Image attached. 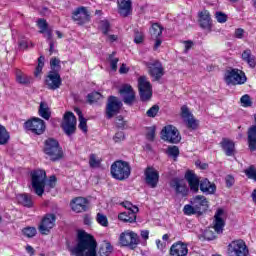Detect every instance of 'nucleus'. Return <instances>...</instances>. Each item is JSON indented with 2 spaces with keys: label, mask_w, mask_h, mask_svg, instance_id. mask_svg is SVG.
<instances>
[{
  "label": "nucleus",
  "mask_w": 256,
  "mask_h": 256,
  "mask_svg": "<svg viewBox=\"0 0 256 256\" xmlns=\"http://www.w3.org/2000/svg\"><path fill=\"white\" fill-rule=\"evenodd\" d=\"M185 179L188 182V185L190 187V190L193 193H198L199 192V177L193 172V170H188L185 173Z\"/></svg>",
  "instance_id": "nucleus-21"
},
{
  "label": "nucleus",
  "mask_w": 256,
  "mask_h": 256,
  "mask_svg": "<svg viewBox=\"0 0 256 256\" xmlns=\"http://www.w3.org/2000/svg\"><path fill=\"white\" fill-rule=\"evenodd\" d=\"M32 188L34 193L41 197L45 193V185L47 183V173L44 170H34L31 172Z\"/></svg>",
  "instance_id": "nucleus-3"
},
{
  "label": "nucleus",
  "mask_w": 256,
  "mask_h": 256,
  "mask_svg": "<svg viewBox=\"0 0 256 256\" xmlns=\"http://www.w3.org/2000/svg\"><path fill=\"white\" fill-rule=\"evenodd\" d=\"M223 151L226 153L227 157H231L235 153V142L227 138H223L220 142Z\"/></svg>",
  "instance_id": "nucleus-27"
},
{
  "label": "nucleus",
  "mask_w": 256,
  "mask_h": 256,
  "mask_svg": "<svg viewBox=\"0 0 256 256\" xmlns=\"http://www.w3.org/2000/svg\"><path fill=\"white\" fill-rule=\"evenodd\" d=\"M150 35L152 39H157L163 35V27H161L159 24H153L150 29Z\"/></svg>",
  "instance_id": "nucleus-35"
},
{
  "label": "nucleus",
  "mask_w": 256,
  "mask_h": 256,
  "mask_svg": "<svg viewBox=\"0 0 256 256\" xmlns=\"http://www.w3.org/2000/svg\"><path fill=\"white\" fill-rule=\"evenodd\" d=\"M242 60L245 61L251 67V69H255L256 67V57L251 53V49H246L242 52Z\"/></svg>",
  "instance_id": "nucleus-28"
},
{
  "label": "nucleus",
  "mask_w": 256,
  "mask_h": 256,
  "mask_svg": "<svg viewBox=\"0 0 256 256\" xmlns=\"http://www.w3.org/2000/svg\"><path fill=\"white\" fill-rule=\"evenodd\" d=\"M119 93L125 105H133V103H135V91L133 90V87H131V85H123L120 88Z\"/></svg>",
  "instance_id": "nucleus-17"
},
{
  "label": "nucleus",
  "mask_w": 256,
  "mask_h": 256,
  "mask_svg": "<svg viewBox=\"0 0 256 256\" xmlns=\"http://www.w3.org/2000/svg\"><path fill=\"white\" fill-rule=\"evenodd\" d=\"M244 173L248 179H253V181L256 182V168L255 166H250L246 170H244Z\"/></svg>",
  "instance_id": "nucleus-42"
},
{
  "label": "nucleus",
  "mask_w": 256,
  "mask_h": 256,
  "mask_svg": "<svg viewBox=\"0 0 256 256\" xmlns=\"http://www.w3.org/2000/svg\"><path fill=\"white\" fill-rule=\"evenodd\" d=\"M214 226L213 229L214 231L218 234L221 235L223 233V229L225 227V210L223 209H218L214 215Z\"/></svg>",
  "instance_id": "nucleus-19"
},
{
  "label": "nucleus",
  "mask_w": 256,
  "mask_h": 256,
  "mask_svg": "<svg viewBox=\"0 0 256 256\" xmlns=\"http://www.w3.org/2000/svg\"><path fill=\"white\" fill-rule=\"evenodd\" d=\"M184 45H185V53H187V51L191 49V47H193V41L191 40L184 41Z\"/></svg>",
  "instance_id": "nucleus-64"
},
{
  "label": "nucleus",
  "mask_w": 256,
  "mask_h": 256,
  "mask_svg": "<svg viewBox=\"0 0 256 256\" xmlns=\"http://www.w3.org/2000/svg\"><path fill=\"white\" fill-rule=\"evenodd\" d=\"M16 199L24 207H33V198L29 194H18Z\"/></svg>",
  "instance_id": "nucleus-33"
},
{
  "label": "nucleus",
  "mask_w": 256,
  "mask_h": 256,
  "mask_svg": "<svg viewBox=\"0 0 256 256\" xmlns=\"http://www.w3.org/2000/svg\"><path fill=\"white\" fill-rule=\"evenodd\" d=\"M228 255L247 256L249 255V248L242 239L234 240L228 245Z\"/></svg>",
  "instance_id": "nucleus-10"
},
{
  "label": "nucleus",
  "mask_w": 256,
  "mask_h": 256,
  "mask_svg": "<svg viewBox=\"0 0 256 256\" xmlns=\"http://www.w3.org/2000/svg\"><path fill=\"white\" fill-rule=\"evenodd\" d=\"M75 256H97V242L85 231L78 232V243L73 249Z\"/></svg>",
  "instance_id": "nucleus-1"
},
{
  "label": "nucleus",
  "mask_w": 256,
  "mask_h": 256,
  "mask_svg": "<svg viewBox=\"0 0 256 256\" xmlns=\"http://www.w3.org/2000/svg\"><path fill=\"white\" fill-rule=\"evenodd\" d=\"M111 251H113V246H111V243L103 242L100 245L98 253L100 256H109V255H111Z\"/></svg>",
  "instance_id": "nucleus-34"
},
{
  "label": "nucleus",
  "mask_w": 256,
  "mask_h": 256,
  "mask_svg": "<svg viewBox=\"0 0 256 256\" xmlns=\"http://www.w3.org/2000/svg\"><path fill=\"white\" fill-rule=\"evenodd\" d=\"M89 165L90 167L95 169L101 165V161L97 160V156L95 154H91L89 159Z\"/></svg>",
  "instance_id": "nucleus-52"
},
{
  "label": "nucleus",
  "mask_w": 256,
  "mask_h": 256,
  "mask_svg": "<svg viewBox=\"0 0 256 256\" xmlns=\"http://www.w3.org/2000/svg\"><path fill=\"white\" fill-rule=\"evenodd\" d=\"M191 205H194L198 215H203L209 209V201L203 195H197L192 198Z\"/></svg>",
  "instance_id": "nucleus-18"
},
{
  "label": "nucleus",
  "mask_w": 256,
  "mask_h": 256,
  "mask_svg": "<svg viewBox=\"0 0 256 256\" xmlns=\"http://www.w3.org/2000/svg\"><path fill=\"white\" fill-rule=\"evenodd\" d=\"M108 62L112 71H117V64L119 63V58L115 57V52L108 56Z\"/></svg>",
  "instance_id": "nucleus-40"
},
{
  "label": "nucleus",
  "mask_w": 256,
  "mask_h": 256,
  "mask_svg": "<svg viewBox=\"0 0 256 256\" xmlns=\"http://www.w3.org/2000/svg\"><path fill=\"white\" fill-rule=\"evenodd\" d=\"M16 81L20 83V85H29L31 83V78L29 76L23 74V72L16 73Z\"/></svg>",
  "instance_id": "nucleus-36"
},
{
  "label": "nucleus",
  "mask_w": 256,
  "mask_h": 256,
  "mask_svg": "<svg viewBox=\"0 0 256 256\" xmlns=\"http://www.w3.org/2000/svg\"><path fill=\"white\" fill-rule=\"evenodd\" d=\"M57 183V177L55 175L50 176L48 180V186L50 189H53Z\"/></svg>",
  "instance_id": "nucleus-61"
},
{
  "label": "nucleus",
  "mask_w": 256,
  "mask_h": 256,
  "mask_svg": "<svg viewBox=\"0 0 256 256\" xmlns=\"http://www.w3.org/2000/svg\"><path fill=\"white\" fill-rule=\"evenodd\" d=\"M145 38V35L143 34V31L136 29L134 31V43H143V39Z\"/></svg>",
  "instance_id": "nucleus-49"
},
{
  "label": "nucleus",
  "mask_w": 256,
  "mask_h": 256,
  "mask_svg": "<svg viewBox=\"0 0 256 256\" xmlns=\"http://www.w3.org/2000/svg\"><path fill=\"white\" fill-rule=\"evenodd\" d=\"M248 147L250 151H256V126L248 129Z\"/></svg>",
  "instance_id": "nucleus-31"
},
{
  "label": "nucleus",
  "mask_w": 256,
  "mask_h": 256,
  "mask_svg": "<svg viewBox=\"0 0 256 256\" xmlns=\"http://www.w3.org/2000/svg\"><path fill=\"white\" fill-rule=\"evenodd\" d=\"M25 129L35 133V135H43L45 133V121L41 118H32L24 123Z\"/></svg>",
  "instance_id": "nucleus-12"
},
{
  "label": "nucleus",
  "mask_w": 256,
  "mask_h": 256,
  "mask_svg": "<svg viewBox=\"0 0 256 256\" xmlns=\"http://www.w3.org/2000/svg\"><path fill=\"white\" fill-rule=\"evenodd\" d=\"M100 99H103V95L99 92H92L87 95V101L90 105H93V103H97Z\"/></svg>",
  "instance_id": "nucleus-38"
},
{
  "label": "nucleus",
  "mask_w": 256,
  "mask_h": 256,
  "mask_svg": "<svg viewBox=\"0 0 256 256\" xmlns=\"http://www.w3.org/2000/svg\"><path fill=\"white\" fill-rule=\"evenodd\" d=\"M217 187L215 186V184H211V182H209L208 179H203L200 182V191H202V193H207L208 195H213V193H215Z\"/></svg>",
  "instance_id": "nucleus-29"
},
{
  "label": "nucleus",
  "mask_w": 256,
  "mask_h": 256,
  "mask_svg": "<svg viewBox=\"0 0 256 256\" xmlns=\"http://www.w3.org/2000/svg\"><path fill=\"white\" fill-rule=\"evenodd\" d=\"M138 91L141 101H151V97H153V86H151V82L147 80V77L140 76L138 78Z\"/></svg>",
  "instance_id": "nucleus-7"
},
{
  "label": "nucleus",
  "mask_w": 256,
  "mask_h": 256,
  "mask_svg": "<svg viewBox=\"0 0 256 256\" xmlns=\"http://www.w3.org/2000/svg\"><path fill=\"white\" fill-rule=\"evenodd\" d=\"M110 173L113 179L125 181L131 176V165L127 161L117 160L111 165Z\"/></svg>",
  "instance_id": "nucleus-2"
},
{
  "label": "nucleus",
  "mask_w": 256,
  "mask_h": 256,
  "mask_svg": "<svg viewBox=\"0 0 256 256\" xmlns=\"http://www.w3.org/2000/svg\"><path fill=\"white\" fill-rule=\"evenodd\" d=\"M61 60L57 59V58H52L50 60V67L51 69H53V71H59V69H61Z\"/></svg>",
  "instance_id": "nucleus-53"
},
{
  "label": "nucleus",
  "mask_w": 256,
  "mask_h": 256,
  "mask_svg": "<svg viewBox=\"0 0 256 256\" xmlns=\"http://www.w3.org/2000/svg\"><path fill=\"white\" fill-rule=\"evenodd\" d=\"M144 175L146 184L151 187V189H155L159 183V172L153 167H147Z\"/></svg>",
  "instance_id": "nucleus-16"
},
{
  "label": "nucleus",
  "mask_w": 256,
  "mask_h": 256,
  "mask_svg": "<svg viewBox=\"0 0 256 256\" xmlns=\"http://www.w3.org/2000/svg\"><path fill=\"white\" fill-rule=\"evenodd\" d=\"M216 19L218 23H227V15L223 12H216Z\"/></svg>",
  "instance_id": "nucleus-56"
},
{
  "label": "nucleus",
  "mask_w": 256,
  "mask_h": 256,
  "mask_svg": "<svg viewBox=\"0 0 256 256\" xmlns=\"http://www.w3.org/2000/svg\"><path fill=\"white\" fill-rule=\"evenodd\" d=\"M167 153L170 157L177 159L179 157V147L177 146H170L167 149Z\"/></svg>",
  "instance_id": "nucleus-48"
},
{
  "label": "nucleus",
  "mask_w": 256,
  "mask_h": 256,
  "mask_svg": "<svg viewBox=\"0 0 256 256\" xmlns=\"http://www.w3.org/2000/svg\"><path fill=\"white\" fill-rule=\"evenodd\" d=\"M113 140L115 141V143H121V141H125V133L123 132H117L114 137Z\"/></svg>",
  "instance_id": "nucleus-57"
},
{
  "label": "nucleus",
  "mask_w": 256,
  "mask_h": 256,
  "mask_svg": "<svg viewBox=\"0 0 256 256\" xmlns=\"http://www.w3.org/2000/svg\"><path fill=\"white\" fill-rule=\"evenodd\" d=\"M118 219L124 223H135L137 221V214L131 211H125L118 215Z\"/></svg>",
  "instance_id": "nucleus-32"
},
{
  "label": "nucleus",
  "mask_w": 256,
  "mask_h": 256,
  "mask_svg": "<svg viewBox=\"0 0 256 256\" xmlns=\"http://www.w3.org/2000/svg\"><path fill=\"white\" fill-rule=\"evenodd\" d=\"M148 141H153L155 139V128H150L146 134Z\"/></svg>",
  "instance_id": "nucleus-62"
},
{
  "label": "nucleus",
  "mask_w": 256,
  "mask_h": 256,
  "mask_svg": "<svg viewBox=\"0 0 256 256\" xmlns=\"http://www.w3.org/2000/svg\"><path fill=\"white\" fill-rule=\"evenodd\" d=\"M123 107V102L119 100V98L115 96H109L108 102L106 104V118L113 119L115 115H117Z\"/></svg>",
  "instance_id": "nucleus-11"
},
{
  "label": "nucleus",
  "mask_w": 256,
  "mask_h": 256,
  "mask_svg": "<svg viewBox=\"0 0 256 256\" xmlns=\"http://www.w3.org/2000/svg\"><path fill=\"white\" fill-rule=\"evenodd\" d=\"M171 187L176 191L177 195H181L182 197H187L189 193V188H187V184L184 180L179 178H174L171 181Z\"/></svg>",
  "instance_id": "nucleus-22"
},
{
  "label": "nucleus",
  "mask_w": 256,
  "mask_h": 256,
  "mask_svg": "<svg viewBox=\"0 0 256 256\" xmlns=\"http://www.w3.org/2000/svg\"><path fill=\"white\" fill-rule=\"evenodd\" d=\"M46 85L48 89L55 91L61 87V76L57 72H50L46 78Z\"/></svg>",
  "instance_id": "nucleus-23"
},
{
  "label": "nucleus",
  "mask_w": 256,
  "mask_h": 256,
  "mask_svg": "<svg viewBox=\"0 0 256 256\" xmlns=\"http://www.w3.org/2000/svg\"><path fill=\"white\" fill-rule=\"evenodd\" d=\"M45 57L40 56L38 58V66L36 67L35 76L37 77L41 71H43V67L45 66Z\"/></svg>",
  "instance_id": "nucleus-50"
},
{
  "label": "nucleus",
  "mask_w": 256,
  "mask_h": 256,
  "mask_svg": "<svg viewBox=\"0 0 256 256\" xmlns=\"http://www.w3.org/2000/svg\"><path fill=\"white\" fill-rule=\"evenodd\" d=\"M87 199L83 197H77L73 199L70 203L72 211H75V213H83L84 211H87Z\"/></svg>",
  "instance_id": "nucleus-24"
},
{
  "label": "nucleus",
  "mask_w": 256,
  "mask_h": 256,
  "mask_svg": "<svg viewBox=\"0 0 256 256\" xmlns=\"http://www.w3.org/2000/svg\"><path fill=\"white\" fill-rule=\"evenodd\" d=\"M55 221H57V216H55V214H46L38 226V231L41 235H49L51 229L55 227Z\"/></svg>",
  "instance_id": "nucleus-13"
},
{
  "label": "nucleus",
  "mask_w": 256,
  "mask_h": 256,
  "mask_svg": "<svg viewBox=\"0 0 256 256\" xmlns=\"http://www.w3.org/2000/svg\"><path fill=\"white\" fill-rule=\"evenodd\" d=\"M245 34V30H243L242 28H238L235 31V37L237 39H243V35Z\"/></svg>",
  "instance_id": "nucleus-63"
},
{
  "label": "nucleus",
  "mask_w": 256,
  "mask_h": 256,
  "mask_svg": "<svg viewBox=\"0 0 256 256\" xmlns=\"http://www.w3.org/2000/svg\"><path fill=\"white\" fill-rule=\"evenodd\" d=\"M99 29L102 31L103 35H107L109 33V29H111V24H109V21L102 20L99 23Z\"/></svg>",
  "instance_id": "nucleus-43"
},
{
  "label": "nucleus",
  "mask_w": 256,
  "mask_h": 256,
  "mask_svg": "<svg viewBox=\"0 0 256 256\" xmlns=\"http://www.w3.org/2000/svg\"><path fill=\"white\" fill-rule=\"evenodd\" d=\"M189 254V248L187 243L178 241L170 247L169 256H187Z\"/></svg>",
  "instance_id": "nucleus-20"
},
{
  "label": "nucleus",
  "mask_w": 256,
  "mask_h": 256,
  "mask_svg": "<svg viewBox=\"0 0 256 256\" xmlns=\"http://www.w3.org/2000/svg\"><path fill=\"white\" fill-rule=\"evenodd\" d=\"M96 221L99 223V225H102V227H108L109 220H107V216L101 213H98L96 216Z\"/></svg>",
  "instance_id": "nucleus-45"
},
{
  "label": "nucleus",
  "mask_w": 256,
  "mask_h": 256,
  "mask_svg": "<svg viewBox=\"0 0 256 256\" xmlns=\"http://www.w3.org/2000/svg\"><path fill=\"white\" fill-rule=\"evenodd\" d=\"M44 153L50 159V161H59L63 159V148L59 145V142L53 138H48L44 143Z\"/></svg>",
  "instance_id": "nucleus-4"
},
{
  "label": "nucleus",
  "mask_w": 256,
  "mask_h": 256,
  "mask_svg": "<svg viewBox=\"0 0 256 256\" xmlns=\"http://www.w3.org/2000/svg\"><path fill=\"white\" fill-rule=\"evenodd\" d=\"M61 127L68 137L74 135L75 131H77V118L73 112H66L64 114Z\"/></svg>",
  "instance_id": "nucleus-8"
},
{
  "label": "nucleus",
  "mask_w": 256,
  "mask_h": 256,
  "mask_svg": "<svg viewBox=\"0 0 256 256\" xmlns=\"http://www.w3.org/2000/svg\"><path fill=\"white\" fill-rule=\"evenodd\" d=\"M144 65L147 67L148 73L150 77H152L153 81H159V79L165 75V68H163L161 61L157 59L145 61Z\"/></svg>",
  "instance_id": "nucleus-6"
},
{
  "label": "nucleus",
  "mask_w": 256,
  "mask_h": 256,
  "mask_svg": "<svg viewBox=\"0 0 256 256\" xmlns=\"http://www.w3.org/2000/svg\"><path fill=\"white\" fill-rule=\"evenodd\" d=\"M184 215H199L197 208L193 204H187L183 208Z\"/></svg>",
  "instance_id": "nucleus-39"
},
{
  "label": "nucleus",
  "mask_w": 256,
  "mask_h": 256,
  "mask_svg": "<svg viewBox=\"0 0 256 256\" xmlns=\"http://www.w3.org/2000/svg\"><path fill=\"white\" fill-rule=\"evenodd\" d=\"M226 187H233L235 185V178L231 175L226 176Z\"/></svg>",
  "instance_id": "nucleus-60"
},
{
  "label": "nucleus",
  "mask_w": 256,
  "mask_h": 256,
  "mask_svg": "<svg viewBox=\"0 0 256 256\" xmlns=\"http://www.w3.org/2000/svg\"><path fill=\"white\" fill-rule=\"evenodd\" d=\"M121 205H122V207L127 209L126 211H131V213H135V214L139 213V208L137 206L133 205L129 201L122 202Z\"/></svg>",
  "instance_id": "nucleus-41"
},
{
  "label": "nucleus",
  "mask_w": 256,
  "mask_h": 256,
  "mask_svg": "<svg viewBox=\"0 0 256 256\" xmlns=\"http://www.w3.org/2000/svg\"><path fill=\"white\" fill-rule=\"evenodd\" d=\"M72 19L77 23V25H85L91 21V13L87 7H78L72 13Z\"/></svg>",
  "instance_id": "nucleus-14"
},
{
  "label": "nucleus",
  "mask_w": 256,
  "mask_h": 256,
  "mask_svg": "<svg viewBox=\"0 0 256 256\" xmlns=\"http://www.w3.org/2000/svg\"><path fill=\"white\" fill-rule=\"evenodd\" d=\"M119 241L123 247H135L139 245V235L133 231H125L120 234Z\"/></svg>",
  "instance_id": "nucleus-15"
},
{
  "label": "nucleus",
  "mask_w": 256,
  "mask_h": 256,
  "mask_svg": "<svg viewBox=\"0 0 256 256\" xmlns=\"http://www.w3.org/2000/svg\"><path fill=\"white\" fill-rule=\"evenodd\" d=\"M78 127L81 129V131H83V133H87V119L80 118Z\"/></svg>",
  "instance_id": "nucleus-58"
},
{
  "label": "nucleus",
  "mask_w": 256,
  "mask_h": 256,
  "mask_svg": "<svg viewBox=\"0 0 256 256\" xmlns=\"http://www.w3.org/2000/svg\"><path fill=\"white\" fill-rule=\"evenodd\" d=\"M240 103L242 104V107H251V105H253L251 96H249V94L243 95L240 99Z\"/></svg>",
  "instance_id": "nucleus-47"
},
{
  "label": "nucleus",
  "mask_w": 256,
  "mask_h": 256,
  "mask_svg": "<svg viewBox=\"0 0 256 256\" xmlns=\"http://www.w3.org/2000/svg\"><path fill=\"white\" fill-rule=\"evenodd\" d=\"M131 11V0H118V13L121 17H129Z\"/></svg>",
  "instance_id": "nucleus-25"
},
{
  "label": "nucleus",
  "mask_w": 256,
  "mask_h": 256,
  "mask_svg": "<svg viewBox=\"0 0 256 256\" xmlns=\"http://www.w3.org/2000/svg\"><path fill=\"white\" fill-rule=\"evenodd\" d=\"M199 23L202 29H211L212 21L211 14H209V11L203 10L199 12Z\"/></svg>",
  "instance_id": "nucleus-26"
},
{
  "label": "nucleus",
  "mask_w": 256,
  "mask_h": 256,
  "mask_svg": "<svg viewBox=\"0 0 256 256\" xmlns=\"http://www.w3.org/2000/svg\"><path fill=\"white\" fill-rule=\"evenodd\" d=\"M37 25L40 29L39 33H45L47 29L49 28V24H47V20L40 18L37 21Z\"/></svg>",
  "instance_id": "nucleus-46"
},
{
  "label": "nucleus",
  "mask_w": 256,
  "mask_h": 256,
  "mask_svg": "<svg viewBox=\"0 0 256 256\" xmlns=\"http://www.w3.org/2000/svg\"><path fill=\"white\" fill-rule=\"evenodd\" d=\"M157 113H159V105H153L150 109L147 110V117H157Z\"/></svg>",
  "instance_id": "nucleus-51"
},
{
  "label": "nucleus",
  "mask_w": 256,
  "mask_h": 256,
  "mask_svg": "<svg viewBox=\"0 0 256 256\" xmlns=\"http://www.w3.org/2000/svg\"><path fill=\"white\" fill-rule=\"evenodd\" d=\"M26 237H35L37 235V229L35 227H28L23 230Z\"/></svg>",
  "instance_id": "nucleus-55"
},
{
  "label": "nucleus",
  "mask_w": 256,
  "mask_h": 256,
  "mask_svg": "<svg viewBox=\"0 0 256 256\" xmlns=\"http://www.w3.org/2000/svg\"><path fill=\"white\" fill-rule=\"evenodd\" d=\"M38 114L40 115V117H42V119H46V121H49V119H51V108H49V104H47V102H40Z\"/></svg>",
  "instance_id": "nucleus-30"
},
{
  "label": "nucleus",
  "mask_w": 256,
  "mask_h": 256,
  "mask_svg": "<svg viewBox=\"0 0 256 256\" xmlns=\"http://www.w3.org/2000/svg\"><path fill=\"white\" fill-rule=\"evenodd\" d=\"M188 129H197V127H199V121H197L196 119H194L193 116H191L190 118L184 120Z\"/></svg>",
  "instance_id": "nucleus-44"
},
{
  "label": "nucleus",
  "mask_w": 256,
  "mask_h": 256,
  "mask_svg": "<svg viewBox=\"0 0 256 256\" xmlns=\"http://www.w3.org/2000/svg\"><path fill=\"white\" fill-rule=\"evenodd\" d=\"M224 81L227 85H244L247 83V76L243 71L233 68L226 71Z\"/></svg>",
  "instance_id": "nucleus-5"
},
{
  "label": "nucleus",
  "mask_w": 256,
  "mask_h": 256,
  "mask_svg": "<svg viewBox=\"0 0 256 256\" xmlns=\"http://www.w3.org/2000/svg\"><path fill=\"white\" fill-rule=\"evenodd\" d=\"M9 141V132H7V129L0 125V145H5Z\"/></svg>",
  "instance_id": "nucleus-37"
},
{
  "label": "nucleus",
  "mask_w": 256,
  "mask_h": 256,
  "mask_svg": "<svg viewBox=\"0 0 256 256\" xmlns=\"http://www.w3.org/2000/svg\"><path fill=\"white\" fill-rule=\"evenodd\" d=\"M161 139L167 141L168 143L177 144L181 141V134L177 127L173 125L165 126L161 131Z\"/></svg>",
  "instance_id": "nucleus-9"
},
{
  "label": "nucleus",
  "mask_w": 256,
  "mask_h": 256,
  "mask_svg": "<svg viewBox=\"0 0 256 256\" xmlns=\"http://www.w3.org/2000/svg\"><path fill=\"white\" fill-rule=\"evenodd\" d=\"M181 115H182V118L184 119V121L193 117V114H191V112L189 111V108L187 106L181 107Z\"/></svg>",
  "instance_id": "nucleus-54"
},
{
  "label": "nucleus",
  "mask_w": 256,
  "mask_h": 256,
  "mask_svg": "<svg viewBox=\"0 0 256 256\" xmlns=\"http://www.w3.org/2000/svg\"><path fill=\"white\" fill-rule=\"evenodd\" d=\"M204 237L208 241H213V239H215L216 236H215V233L212 230H206L204 232Z\"/></svg>",
  "instance_id": "nucleus-59"
}]
</instances>
